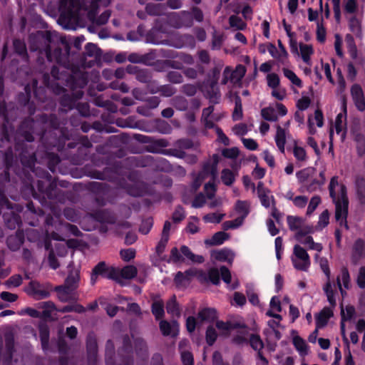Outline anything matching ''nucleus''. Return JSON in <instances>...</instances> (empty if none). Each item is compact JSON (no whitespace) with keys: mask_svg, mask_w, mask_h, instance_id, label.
Segmentation results:
<instances>
[{"mask_svg":"<svg viewBox=\"0 0 365 365\" xmlns=\"http://www.w3.org/2000/svg\"><path fill=\"white\" fill-rule=\"evenodd\" d=\"M30 49L38 51L48 61H56L64 67L68 66L70 47L59 39L55 32L37 31L29 36Z\"/></svg>","mask_w":365,"mask_h":365,"instance_id":"f257e3e1","label":"nucleus"},{"mask_svg":"<svg viewBox=\"0 0 365 365\" xmlns=\"http://www.w3.org/2000/svg\"><path fill=\"white\" fill-rule=\"evenodd\" d=\"M101 0H89L81 5L79 0H61L60 17L57 23H80L83 11H86L90 17L96 14Z\"/></svg>","mask_w":365,"mask_h":365,"instance_id":"f03ea898","label":"nucleus"},{"mask_svg":"<svg viewBox=\"0 0 365 365\" xmlns=\"http://www.w3.org/2000/svg\"><path fill=\"white\" fill-rule=\"evenodd\" d=\"M329 191L330 197L335 205V218L341 227H344L346 230L349 229L347 224L349 200L346 194V187L343 184L339 183V178L334 176L331 178Z\"/></svg>","mask_w":365,"mask_h":365,"instance_id":"7ed1b4c3","label":"nucleus"},{"mask_svg":"<svg viewBox=\"0 0 365 365\" xmlns=\"http://www.w3.org/2000/svg\"><path fill=\"white\" fill-rule=\"evenodd\" d=\"M218 155H214V163L212 165L205 164L202 171H200L194 178V181L192 182V188L194 190H196L200 187L202 182L208 177V175H210L212 177V180L206 183L204 187L206 195L210 199L212 198L216 192L215 180L217 175V165L218 163Z\"/></svg>","mask_w":365,"mask_h":365,"instance_id":"20e7f679","label":"nucleus"},{"mask_svg":"<svg viewBox=\"0 0 365 365\" xmlns=\"http://www.w3.org/2000/svg\"><path fill=\"white\" fill-rule=\"evenodd\" d=\"M114 345L112 341L108 340L106 345V365H115L112 358L113 354ZM133 353L130 340L128 336H125L123 339V346L119 350V364L118 365H132L133 359L131 354Z\"/></svg>","mask_w":365,"mask_h":365,"instance_id":"39448f33","label":"nucleus"},{"mask_svg":"<svg viewBox=\"0 0 365 365\" xmlns=\"http://www.w3.org/2000/svg\"><path fill=\"white\" fill-rule=\"evenodd\" d=\"M284 29L289 37V44L291 52L300 56L304 63L308 66L312 65L311 57L314 54L313 46L310 44L299 43L297 45V41L294 38V33L291 32V24H283Z\"/></svg>","mask_w":365,"mask_h":365,"instance_id":"423d86ee","label":"nucleus"},{"mask_svg":"<svg viewBox=\"0 0 365 365\" xmlns=\"http://www.w3.org/2000/svg\"><path fill=\"white\" fill-rule=\"evenodd\" d=\"M315 259L319 263L322 270L327 277V282L323 287V290L327 298V301L332 307L336 305V285L330 280L331 272L329 267L328 260L325 257H320L318 254L315 255Z\"/></svg>","mask_w":365,"mask_h":365,"instance_id":"0eeeda50","label":"nucleus"},{"mask_svg":"<svg viewBox=\"0 0 365 365\" xmlns=\"http://www.w3.org/2000/svg\"><path fill=\"white\" fill-rule=\"evenodd\" d=\"M291 260L293 267L299 271L307 272L311 265V259L309 254L306 250L299 245L294 246Z\"/></svg>","mask_w":365,"mask_h":365,"instance_id":"6e6552de","label":"nucleus"},{"mask_svg":"<svg viewBox=\"0 0 365 365\" xmlns=\"http://www.w3.org/2000/svg\"><path fill=\"white\" fill-rule=\"evenodd\" d=\"M289 228L292 231H297L294 235L295 238L300 236L313 233L314 228L312 225L305 224L304 220L301 217L289 215L287 217Z\"/></svg>","mask_w":365,"mask_h":365,"instance_id":"1a4fd4ad","label":"nucleus"},{"mask_svg":"<svg viewBox=\"0 0 365 365\" xmlns=\"http://www.w3.org/2000/svg\"><path fill=\"white\" fill-rule=\"evenodd\" d=\"M246 73V68L245 66L239 64L235 70H232L230 66H227L222 75V84H227L229 81L233 84L241 82L242 79Z\"/></svg>","mask_w":365,"mask_h":365,"instance_id":"9d476101","label":"nucleus"},{"mask_svg":"<svg viewBox=\"0 0 365 365\" xmlns=\"http://www.w3.org/2000/svg\"><path fill=\"white\" fill-rule=\"evenodd\" d=\"M51 287L48 284H40L31 281L27 287V293L37 300L48 298L51 294Z\"/></svg>","mask_w":365,"mask_h":365,"instance_id":"9b49d317","label":"nucleus"},{"mask_svg":"<svg viewBox=\"0 0 365 365\" xmlns=\"http://www.w3.org/2000/svg\"><path fill=\"white\" fill-rule=\"evenodd\" d=\"M346 99L344 96L341 98V112L339 113L335 120L334 128L337 134L341 133V138H345V129L346 127Z\"/></svg>","mask_w":365,"mask_h":365,"instance_id":"f8f14e48","label":"nucleus"},{"mask_svg":"<svg viewBox=\"0 0 365 365\" xmlns=\"http://www.w3.org/2000/svg\"><path fill=\"white\" fill-rule=\"evenodd\" d=\"M267 50L279 63L284 66L288 65V53L285 47L278 49L274 44L269 43L267 45Z\"/></svg>","mask_w":365,"mask_h":365,"instance_id":"ddd939ff","label":"nucleus"},{"mask_svg":"<svg viewBox=\"0 0 365 365\" xmlns=\"http://www.w3.org/2000/svg\"><path fill=\"white\" fill-rule=\"evenodd\" d=\"M27 238L31 242H37L39 246H44L45 249L49 250L51 245L48 233L41 237L37 230L31 229L26 232Z\"/></svg>","mask_w":365,"mask_h":365,"instance_id":"4468645a","label":"nucleus"},{"mask_svg":"<svg viewBox=\"0 0 365 365\" xmlns=\"http://www.w3.org/2000/svg\"><path fill=\"white\" fill-rule=\"evenodd\" d=\"M350 282L351 279L349 271L346 267H343L341 269L340 274L336 277V284H335L336 289H337L338 288L339 289L342 297H344L346 294L344 289H349Z\"/></svg>","mask_w":365,"mask_h":365,"instance_id":"2eb2a0df","label":"nucleus"},{"mask_svg":"<svg viewBox=\"0 0 365 365\" xmlns=\"http://www.w3.org/2000/svg\"><path fill=\"white\" fill-rule=\"evenodd\" d=\"M351 95L357 109L364 111L365 110V98L362 88L359 84H354L351 86Z\"/></svg>","mask_w":365,"mask_h":365,"instance_id":"dca6fc26","label":"nucleus"},{"mask_svg":"<svg viewBox=\"0 0 365 365\" xmlns=\"http://www.w3.org/2000/svg\"><path fill=\"white\" fill-rule=\"evenodd\" d=\"M330 306L331 307H324L320 312L316 314L317 329L324 327L327 324L329 319L333 316V309L335 307H332L331 304Z\"/></svg>","mask_w":365,"mask_h":365,"instance_id":"f3484780","label":"nucleus"},{"mask_svg":"<svg viewBox=\"0 0 365 365\" xmlns=\"http://www.w3.org/2000/svg\"><path fill=\"white\" fill-rule=\"evenodd\" d=\"M212 258L217 261L225 262L232 264L234 258L235 253L228 248H223L221 250L213 251L211 254Z\"/></svg>","mask_w":365,"mask_h":365,"instance_id":"a211bd4d","label":"nucleus"},{"mask_svg":"<svg viewBox=\"0 0 365 365\" xmlns=\"http://www.w3.org/2000/svg\"><path fill=\"white\" fill-rule=\"evenodd\" d=\"M284 197L292 201L294 206L299 209H304L309 202L308 197L305 195H295L292 190L287 191L284 195Z\"/></svg>","mask_w":365,"mask_h":365,"instance_id":"6ab92c4d","label":"nucleus"},{"mask_svg":"<svg viewBox=\"0 0 365 365\" xmlns=\"http://www.w3.org/2000/svg\"><path fill=\"white\" fill-rule=\"evenodd\" d=\"M24 241V235L22 231H16L15 235H10L6 240L8 247L12 251L18 250Z\"/></svg>","mask_w":365,"mask_h":365,"instance_id":"aec40b11","label":"nucleus"},{"mask_svg":"<svg viewBox=\"0 0 365 365\" xmlns=\"http://www.w3.org/2000/svg\"><path fill=\"white\" fill-rule=\"evenodd\" d=\"M55 291L57 292L58 299L61 302H66L74 299L75 289L65 284L55 287Z\"/></svg>","mask_w":365,"mask_h":365,"instance_id":"412c9836","label":"nucleus"},{"mask_svg":"<svg viewBox=\"0 0 365 365\" xmlns=\"http://www.w3.org/2000/svg\"><path fill=\"white\" fill-rule=\"evenodd\" d=\"M155 56L153 52L140 54L138 53H131L128 55V60L134 63H149L150 61L154 60Z\"/></svg>","mask_w":365,"mask_h":365,"instance_id":"4be33fe9","label":"nucleus"},{"mask_svg":"<svg viewBox=\"0 0 365 365\" xmlns=\"http://www.w3.org/2000/svg\"><path fill=\"white\" fill-rule=\"evenodd\" d=\"M160 329L164 336H175L178 334V324L175 321L169 323L165 320H162L160 322Z\"/></svg>","mask_w":365,"mask_h":365,"instance_id":"5701e85b","label":"nucleus"},{"mask_svg":"<svg viewBox=\"0 0 365 365\" xmlns=\"http://www.w3.org/2000/svg\"><path fill=\"white\" fill-rule=\"evenodd\" d=\"M223 64L222 63H219L216 67H215L212 70V76H213V78L215 79L212 83H211V89H212V94H210V98L211 99H215V100H217L220 95V92H219V90H218V88H217V80L219 78V76H220V71H221V68L222 67Z\"/></svg>","mask_w":365,"mask_h":365,"instance_id":"b1692460","label":"nucleus"},{"mask_svg":"<svg viewBox=\"0 0 365 365\" xmlns=\"http://www.w3.org/2000/svg\"><path fill=\"white\" fill-rule=\"evenodd\" d=\"M187 340H182L179 343V349L181 354V360L183 365H194V359L191 352L184 349L188 346Z\"/></svg>","mask_w":365,"mask_h":365,"instance_id":"393cba45","label":"nucleus"},{"mask_svg":"<svg viewBox=\"0 0 365 365\" xmlns=\"http://www.w3.org/2000/svg\"><path fill=\"white\" fill-rule=\"evenodd\" d=\"M83 95V93L81 89L73 91L72 96H63L61 103L63 106L68 107V109H71L76 106V100L80 99Z\"/></svg>","mask_w":365,"mask_h":365,"instance_id":"a878e982","label":"nucleus"},{"mask_svg":"<svg viewBox=\"0 0 365 365\" xmlns=\"http://www.w3.org/2000/svg\"><path fill=\"white\" fill-rule=\"evenodd\" d=\"M257 193L262 205L265 207H269L274 202V197L270 195L269 191L263 188L259 183L257 186Z\"/></svg>","mask_w":365,"mask_h":365,"instance_id":"bb28decb","label":"nucleus"},{"mask_svg":"<svg viewBox=\"0 0 365 365\" xmlns=\"http://www.w3.org/2000/svg\"><path fill=\"white\" fill-rule=\"evenodd\" d=\"M5 346L8 354V359L4 362V365H13L11 359L12 354L14 351V336L12 333L5 334Z\"/></svg>","mask_w":365,"mask_h":365,"instance_id":"cd10ccee","label":"nucleus"},{"mask_svg":"<svg viewBox=\"0 0 365 365\" xmlns=\"http://www.w3.org/2000/svg\"><path fill=\"white\" fill-rule=\"evenodd\" d=\"M135 352L136 355L145 360L148 358V347L145 341L140 338H136L134 340Z\"/></svg>","mask_w":365,"mask_h":365,"instance_id":"c85d7f7f","label":"nucleus"},{"mask_svg":"<svg viewBox=\"0 0 365 365\" xmlns=\"http://www.w3.org/2000/svg\"><path fill=\"white\" fill-rule=\"evenodd\" d=\"M295 239L301 244L307 246L309 250H316L320 252L323 249L322 244L314 242L312 237L307 236V235L305 236H300L299 238Z\"/></svg>","mask_w":365,"mask_h":365,"instance_id":"c756f323","label":"nucleus"},{"mask_svg":"<svg viewBox=\"0 0 365 365\" xmlns=\"http://www.w3.org/2000/svg\"><path fill=\"white\" fill-rule=\"evenodd\" d=\"M229 237L230 236L227 233L220 231L215 233L210 239L206 240L205 243L210 246L220 245L228 240Z\"/></svg>","mask_w":365,"mask_h":365,"instance_id":"7c9ffc66","label":"nucleus"},{"mask_svg":"<svg viewBox=\"0 0 365 365\" xmlns=\"http://www.w3.org/2000/svg\"><path fill=\"white\" fill-rule=\"evenodd\" d=\"M276 145L282 153H284V146L286 144V130L280 127L277 126V133L274 137Z\"/></svg>","mask_w":365,"mask_h":365,"instance_id":"2f4dec72","label":"nucleus"},{"mask_svg":"<svg viewBox=\"0 0 365 365\" xmlns=\"http://www.w3.org/2000/svg\"><path fill=\"white\" fill-rule=\"evenodd\" d=\"M39 334L41 341V346L44 351L48 349V341H49V329L47 324H41L39 325Z\"/></svg>","mask_w":365,"mask_h":365,"instance_id":"473e14b6","label":"nucleus"},{"mask_svg":"<svg viewBox=\"0 0 365 365\" xmlns=\"http://www.w3.org/2000/svg\"><path fill=\"white\" fill-rule=\"evenodd\" d=\"M79 279H80L79 270L78 269L71 270L69 272V274L66 279L65 285L76 290L78 287Z\"/></svg>","mask_w":365,"mask_h":365,"instance_id":"72a5a7b5","label":"nucleus"},{"mask_svg":"<svg viewBox=\"0 0 365 365\" xmlns=\"http://www.w3.org/2000/svg\"><path fill=\"white\" fill-rule=\"evenodd\" d=\"M282 72L284 76L292 83V84L299 88L303 86L302 80L295 74L294 71L287 68H283Z\"/></svg>","mask_w":365,"mask_h":365,"instance_id":"f704fd0d","label":"nucleus"},{"mask_svg":"<svg viewBox=\"0 0 365 365\" xmlns=\"http://www.w3.org/2000/svg\"><path fill=\"white\" fill-rule=\"evenodd\" d=\"M95 220H96L98 222H103V223H114L115 222V217L114 216L109 212L101 210L96 213H95L93 215H92Z\"/></svg>","mask_w":365,"mask_h":365,"instance_id":"c9c22d12","label":"nucleus"},{"mask_svg":"<svg viewBox=\"0 0 365 365\" xmlns=\"http://www.w3.org/2000/svg\"><path fill=\"white\" fill-rule=\"evenodd\" d=\"M358 199L361 204L365 205V180L358 178L355 182Z\"/></svg>","mask_w":365,"mask_h":365,"instance_id":"e433bc0d","label":"nucleus"},{"mask_svg":"<svg viewBox=\"0 0 365 365\" xmlns=\"http://www.w3.org/2000/svg\"><path fill=\"white\" fill-rule=\"evenodd\" d=\"M197 318L202 322H212L216 318V312L214 309L205 308L199 312Z\"/></svg>","mask_w":365,"mask_h":365,"instance_id":"4c0bfd02","label":"nucleus"},{"mask_svg":"<svg viewBox=\"0 0 365 365\" xmlns=\"http://www.w3.org/2000/svg\"><path fill=\"white\" fill-rule=\"evenodd\" d=\"M34 122L31 119H27L24 120L20 128H19V133L21 134V135L24 138V139L28 142H31L34 140V137L32 135V132L29 131H24V128L29 127L30 129L32 128L33 124Z\"/></svg>","mask_w":365,"mask_h":365,"instance_id":"58836bf2","label":"nucleus"},{"mask_svg":"<svg viewBox=\"0 0 365 365\" xmlns=\"http://www.w3.org/2000/svg\"><path fill=\"white\" fill-rule=\"evenodd\" d=\"M236 175L230 169H223L221 172V180L224 185L231 186L235 181Z\"/></svg>","mask_w":365,"mask_h":365,"instance_id":"ea45409f","label":"nucleus"},{"mask_svg":"<svg viewBox=\"0 0 365 365\" xmlns=\"http://www.w3.org/2000/svg\"><path fill=\"white\" fill-rule=\"evenodd\" d=\"M152 313L156 319H160L164 316V303L161 299H157L153 302Z\"/></svg>","mask_w":365,"mask_h":365,"instance_id":"a19ab883","label":"nucleus"},{"mask_svg":"<svg viewBox=\"0 0 365 365\" xmlns=\"http://www.w3.org/2000/svg\"><path fill=\"white\" fill-rule=\"evenodd\" d=\"M293 344L301 356H305L308 354V346L303 339L295 336L293 339Z\"/></svg>","mask_w":365,"mask_h":365,"instance_id":"79ce46f5","label":"nucleus"},{"mask_svg":"<svg viewBox=\"0 0 365 365\" xmlns=\"http://www.w3.org/2000/svg\"><path fill=\"white\" fill-rule=\"evenodd\" d=\"M180 252L187 258L190 259L193 262L202 263L204 262V257L202 255H194L188 247L183 245L180 247Z\"/></svg>","mask_w":365,"mask_h":365,"instance_id":"37998d69","label":"nucleus"},{"mask_svg":"<svg viewBox=\"0 0 365 365\" xmlns=\"http://www.w3.org/2000/svg\"><path fill=\"white\" fill-rule=\"evenodd\" d=\"M127 192L129 195L135 197L143 196L146 191L144 185L142 182H136L133 186L128 187Z\"/></svg>","mask_w":365,"mask_h":365,"instance_id":"c03bdc74","label":"nucleus"},{"mask_svg":"<svg viewBox=\"0 0 365 365\" xmlns=\"http://www.w3.org/2000/svg\"><path fill=\"white\" fill-rule=\"evenodd\" d=\"M348 52L351 58H357V48L355 44L353 36L351 34H347L345 38Z\"/></svg>","mask_w":365,"mask_h":365,"instance_id":"a18cd8bd","label":"nucleus"},{"mask_svg":"<svg viewBox=\"0 0 365 365\" xmlns=\"http://www.w3.org/2000/svg\"><path fill=\"white\" fill-rule=\"evenodd\" d=\"M236 212L240 215L239 217H242L244 221L245 218L249 214V204L247 201H237L235 205Z\"/></svg>","mask_w":365,"mask_h":365,"instance_id":"49530a36","label":"nucleus"},{"mask_svg":"<svg viewBox=\"0 0 365 365\" xmlns=\"http://www.w3.org/2000/svg\"><path fill=\"white\" fill-rule=\"evenodd\" d=\"M120 279H130L135 277L137 274V269L133 265H128L120 269Z\"/></svg>","mask_w":365,"mask_h":365,"instance_id":"de8ad7c7","label":"nucleus"},{"mask_svg":"<svg viewBox=\"0 0 365 365\" xmlns=\"http://www.w3.org/2000/svg\"><path fill=\"white\" fill-rule=\"evenodd\" d=\"M242 100L240 96H237L235 98V108L232 113V118L234 120H239L242 118Z\"/></svg>","mask_w":365,"mask_h":365,"instance_id":"09e8293b","label":"nucleus"},{"mask_svg":"<svg viewBox=\"0 0 365 365\" xmlns=\"http://www.w3.org/2000/svg\"><path fill=\"white\" fill-rule=\"evenodd\" d=\"M166 309L168 314L173 317L180 316V310L178 304L176 302V298L173 296L167 303Z\"/></svg>","mask_w":365,"mask_h":365,"instance_id":"8fccbe9b","label":"nucleus"},{"mask_svg":"<svg viewBox=\"0 0 365 365\" xmlns=\"http://www.w3.org/2000/svg\"><path fill=\"white\" fill-rule=\"evenodd\" d=\"M261 114L262 118L268 121H277L278 119L275 109L270 106L262 109Z\"/></svg>","mask_w":365,"mask_h":365,"instance_id":"3c124183","label":"nucleus"},{"mask_svg":"<svg viewBox=\"0 0 365 365\" xmlns=\"http://www.w3.org/2000/svg\"><path fill=\"white\" fill-rule=\"evenodd\" d=\"M354 255L355 257L361 258L365 256V242L364 240H357L354 245Z\"/></svg>","mask_w":365,"mask_h":365,"instance_id":"603ef678","label":"nucleus"},{"mask_svg":"<svg viewBox=\"0 0 365 365\" xmlns=\"http://www.w3.org/2000/svg\"><path fill=\"white\" fill-rule=\"evenodd\" d=\"M225 215L224 213L212 212L205 215L202 219L206 223L217 224L222 221Z\"/></svg>","mask_w":365,"mask_h":365,"instance_id":"864d4df0","label":"nucleus"},{"mask_svg":"<svg viewBox=\"0 0 365 365\" xmlns=\"http://www.w3.org/2000/svg\"><path fill=\"white\" fill-rule=\"evenodd\" d=\"M321 202H322V200L319 195L313 196L307 203L308 206H307L306 215L307 216H310L314 212V210L317 209V207L319 205Z\"/></svg>","mask_w":365,"mask_h":365,"instance_id":"5fc2aeb1","label":"nucleus"},{"mask_svg":"<svg viewBox=\"0 0 365 365\" xmlns=\"http://www.w3.org/2000/svg\"><path fill=\"white\" fill-rule=\"evenodd\" d=\"M249 341L252 349L258 351V352H259L264 347V344L259 336L257 334H250L249 336Z\"/></svg>","mask_w":365,"mask_h":365,"instance_id":"6e6d98bb","label":"nucleus"},{"mask_svg":"<svg viewBox=\"0 0 365 365\" xmlns=\"http://www.w3.org/2000/svg\"><path fill=\"white\" fill-rule=\"evenodd\" d=\"M14 48L15 51L21 56L25 60L27 59V53L26 45L24 41L21 40L16 39L14 41Z\"/></svg>","mask_w":365,"mask_h":365,"instance_id":"4d7b16f0","label":"nucleus"},{"mask_svg":"<svg viewBox=\"0 0 365 365\" xmlns=\"http://www.w3.org/2000/svg\"><path fill=\"white\" fill-rule=\"evenodd\" d=\"M293 154L299 162H305L307 160V155L304 148L295 145L293 148Z\"/></svg>","mask_w":365,"mask_h":365,"instance_id":"13d9d810","label":"nucleus"},{"mask_svg":"<svg viewBox=\"0 0 365 365\" xmlns=\"http://www.w3.org/2000/svg\"><path fill=\"white\" fill-rule=\"evenodd\" d=\"M171 104L179 110H185L187 108V102L185 98L177 96L171 100Z\"/></svg>","mask_w":365,"mask_h":365,"instance_id":"bf43d9fd","label":"nucleus"},{"mask_svg":"<svg viewBox=\"0 0 365 365\" xmlns=\"http://www.w3.org/2000/svg\"><path fill=\"white\" fill-rule=\"evenodd\" d=\"M341 321L351 320L355 315V309L353 306H346L345 308L341 307Z\"/></svg>","mask_w":365,"mask_h":365,"instance_id":"052dcab7","label":"nucleus"},{"mask_svg":"<svg viewBox=\"0 0 365 365\" xmlns=\"http://www.w3.org/2000/svg\"><path fill=\"white\" fill-rule=\"evenodd\" d=\"M267 86L270 88H276L280 86V78L279 76L275 73H271L267 74L266 77Z\"/></svg>","mask_w":365,"mask_h":365,"instance_id":"680f3d73","label":"nucleus"},{"mask_svg":"<svg viewBox=\"0 0 365 365\" xmlns=\"http://www.w3.org/2000/svg\"><path fill=\"white\" fill-rule=\"evenodd\" d=\"M40 307L43 309L41 313L43 317H51V313L56 309L55 304L50 301L42 302Z\"/></svg>","mask_w":365,"mask_h":365,"instance_id":"e2e57ef3","label":"nucleus"},{"mask_svg":"<svg viewBox=\"0 0 365 365\" xmlns=\"http://www.w3.org/2000/svg\"><path fill=\"white\" fill-rule=\"evenodd\" d=\"M329 223V212L327 210H324L319 217L317 229L322 230Z\"/></svg>","mask_w":365,"mask_h":365,"instance_id":"0e129e2a","label":"nucleus"},{"mask_svg":"<svg viewBox=\"0 0 365 365\" xmlns=\"http://www.w3.org/2000/svg\"><path fill=\"white\" fill-rule=\"evenodd\" d=\"M85 55L90 57H98L100 55V49L92 43H88L85 46Z\"/></svg>","mask_w":365,"mask_h":365,"instance_id":"69168bd1","label":"nucleus"},{"mask_svg":"<svg viewBox=\"0 0 365 365\" xmlns=\"http://www.w3.org/2000/svg\"><path fill=\"white\" fill-rule=\"evenodd\" d=\"M163 5L162 4H148L146 6V11L150 14L154 16L160 15L163 12Z\"/></svg>","mask_w":365,"mask_h":365,"instance_id":"338daca9","label":"nucleus"},{"mask_svg":"<svg viewBox=\"0 0 365 365\" xmlns=\"http://www.w3.org/2000/svg\"><path fill=\"white\" fill-rule=\"evenodd\" d=\"M356 142L357 151L359 155H364L365 154V138L361 134H357L355 137Z\"/></svg>","mask_w":365,"mask_h":365,"instance_id":"774afa93","label":"nucleus"}]
</instances>
